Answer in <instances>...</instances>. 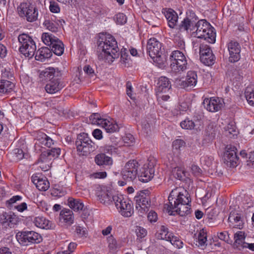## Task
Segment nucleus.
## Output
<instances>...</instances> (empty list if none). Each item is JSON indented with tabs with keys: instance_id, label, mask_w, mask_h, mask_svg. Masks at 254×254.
Wrapping results in <instances>:
<instances>
[{
	"instance_id": "obj_25",
	"label": "nucleus",
	"mask_w": 254,
	"mask_h": 254,
	"mask_svg": "<svg viewBox=\"0 0 254 254\" xmlns=\"http://www.w3.org/2000/svg\"><path fill=\"white\" fill-rule=\"evenodd\" d=\"M228 221L234 228L239 229H242L244 222L240 214L235 213V212H231L228 218Z\"/></svg>"
},
{
	"instance_id": "obj_38",
	"label": "nucleus",
	"mask_w": 254,
	"mask_h": 254,
	"mask_svg": "<svg viewBox=\"0 0 254 254\" xmlns=\"http://www.w3.org/2000/svg\"><path fill=\"white\" fill-rule=\"evenodd\" d=\"M41 38L43 43L50 47L59 39L55 35L49 32L43 33Z\"/></svg>"
},
{
	"instance_id": "obj_44",
	"label": "nucleus",
	"mask_w": 254,
	"mask_h": 254,
	"mask_svg": "<svg viewBox=\"0 0 254 254\" xmlns=\"http://www.w3.org/2000/svg\"><path fill=\"white\" fill-rule=\"evenodd\" d=\"M117 148L114 145L106 144L100 147V150L102 153L112 154L113 153L117 152Z\"/></svg>"
},
{
	"instance_id": "obj_37",
	"label": "nucleus",
	"mask_w": 254,
	"mask_h": 254,
	"mask_svg": "<svg viewBox=\"0 0 254 254\" xmlns=\"http://www.w3.org/2000/svg\"><path fill=\"white\" fill-rule=\"evenodd\" d=\"M52 53L53 52L57 56H61L64 52V45L60 39L53 44L50 47Z\"/></svg>"
},
{
	"instance_id": "obj_28",
	"label": "nucleus",
	"mask_w": 254,
	"mask_h": 254,
	"mask_svg": "<svg viewBox=\"0 0 254 254\" xmlns=\"http://www.w3.org/2000/svg\"><path fill=\"white\" fill-rule=\"evenodd\" d=\"M33 222L35 226L41 229H49L51 227V223L43 216L35 217Z\"/></svg>"
},
{
	"instance_id": "obj_1",
	"label": "nucleus",
	"mask_w": 254,
	"mask_h": 254,
	"mask_svg": "<svg viewBox=\"0 0 254 254\" xmlns=\"http://www.w3.org/2000/svg\"><path fill=\"white\" fill-rule=\"evenodd\" d=\"M180 190L176 188L172 190L168 197L169 204H164V209L171 215L177 213L184 216L190 213V196L187 190L180 191Z\"/></svg>"
},
{
	"instance_id": "obj_61",
	"label": "nucleus",
	"mask_w": 254,
	"mask_h": 254,
	"mask_svg": "<svg viewBox=\"0 0 254 254\" xmlns=\"http://www.w3.org/2000/svg\"><path fill=\"white\" fill-rule=\"evenodd\" d=\"M14 152L17 160H20L25 157V154L21 149L16 148L14 150Z\"/></svg>"
},
{
	"instance_id": "obj_11",
	"label": "nucleus",
	"mask_w": 254,
	"mask_h": 254,
	"mask_svg": "<svg viewBox=\"0 0 254 254\" xmlns=\"http://www.w3.org/2000/svg\"><path fill=\"white\" fill-rule=\"evenodd\" d=\"M18 222V218L13 213L3 212L0 214V226L3 232L13 228Z\"/></svg>"
},
{
	"instance_id": "obj_43",
	"label": "nucleus",
	"mask_w": 254,
	"mask_h": 254,
	"mask_svg": "<svg viewBox=\"0 0 254 254\" xmlns=\"http://www.w3.org/2000/svg\"><path fill=\"white\" fill-rule=\"evenodd\" d=\"M104 118H102L98 113H93L89 117V122L93 125L102 126L104 122Z\"/></svg>"
},
{
	"instance_id": "obj_26",
	"label": "nucleus",
	"mask_w": 254,
	"mask_h": 254,
	"mask_svg": "<svg viewBox=\"0 0 254 254\" xmlns=\"http://www.w3.org/2000/svg\"><path fill=\"white\" fill-rule=\"evenodd\" d=\"M35 60L44 62L46 59H49L52 56L51 50L48 47H42L36 53L35 52Z\"/></svg>"
},
{
	"instance_id": "obj_32",
	"label": "nucleus",
	"mask_w": 254,
	"mask_h": 254,
	"mask_svg": "<svg viewBox=\"0 0 254 254\" xmlns=\"http://www.w3.org/2000/svg\"><path fill=\"white\" fill-rule=\"evenodd\" d=\"M173 235L172 233L169 232L168 229L165 226H161L155 236L157 239L159 240H165L168 241Z\"/></svg>"
},
{
	"instance_id": "obj_8",
	"label": "nucleus",
	"mask_w": 254,
	"mask_h": 254,
	"mask_svg": "<svg viewBox=\"0 0 254 254\" xmlns=\"http://www.w3.org/2000/svg\"><path fill=\"white\" fill-rule=\"evenodd\" d=\"M113 200L116 207L122 216L129 217L133 214V208L130 200L125 199L122 195L113 196Z\"/></svg>"
},
{
	"instance_id": "obj_56",
	"label": "nucleus",
	"mask_w": 254,
	"mask_h": 254,
	"mask_svg": "<svg viewBox=\"0 0 254 254\" xmlns=\"http://www.w3.org/2000/svg\"><path fill=\"white\" fill-rule=\"evenodd\" d=\"M186 143L185 141L182 139H176L173 142V147L174 149L176 150H180L182 147H184L185 146Z\"/></svg>"
},
{
	"instance_id": "obj_46",
	"label": "nucleus",
	"mask_w": 254,
	"mask_h": 254,
	"mask_svg": "<svg viewBox=\"0 0 254 254\" xmlns=\"http://www.w3.org/2000/svg\"><path fill=\"white\" fill-rule=\"evenodd\" d=\"M205 134L209 138L210 140L213 139L215 137L216 134V130L213 124L208 125L205 129Z\"/></svg>"
},
{
	"instance_id": "obj_9",
	"label": "nucleus",
	"mask_w": 254,
	"mask_h": 254,
	"mask_svg": "<svg viewBox=\"0 0 254 254\" xmlns=\"http://www.w3.org/2000/svg\"><path fill=\"white\" fill-rule=\"evenodd\" d=\"M19 15L26 17L28 22H34L37 20L38 11L37 8L30 3H21L17 8Z\"/></svg>"
},
{
	"instance_id": "obj_22",
	"label": "nucleus",
	"mask_w": 254,
	"mask_h": 254,
	"mask_svg": "<svg viewBox=\"0 0 254 254\" xmlns=\"http://www.w3.org/2000/svg\"><path fill=\"white\" fill-rule=\"evenodd\" d=\"M150 167H144L138 175L139 180L143 183H146L150 181L154 176V169L152 167V164H149Z\"/></svg>"
},
{
	"instance_id": "obj_57",
	"label": "nucleus",
	"mask_w": 254,
	"mask_h": 254,
	"mask_svg": "<svg viewBox=\"0 0 254 254\" xmlns=\"http://www.w3.org/2000/svg\"><path fill=\"white\" fill-rule=\"evenodd\" d=\"M135 232L138 239H142L147 235L146 230L141 227H137Z\"/></svg>"
},
{
	"instance_id": "obj_49",
	"label": "nucleus",
	"mask_w": 254,
	"mask_h": 254,
	"mask_svg": "<svg viewBox=\"0 0 254 254\" xmlns=\"http://www.w3.org/2000/svg\"><path fill=\"white\" fill-rule=\"evenodd\" d=\"M107 240L110 249L115 250L120 247V245L118 243L117 240L113 235H111L108 237Z\"/></svg>"
},
{
	"instance_id": "obj_58",
	"label": "nucleus",
	"mask_w": 254,
	"mask_h": 254,
	"mask_svg": "<svg viewBox=\"0 0 254 254\" xmlns=\"http://www.w3.org/2000/svg\"><path fill=\"white\" fill-rule=\"evenodd\" d=\"M185 18H188V20L190 21L193 24L197 20V17L196 16L194 12L191 10H189L187 12V16Z\"/></svg>"
},
{
	"instance_id": "obj_51",
	"label": "nucleus",
	"mask_w": 254,
	"mask_h": 254,
	"mask_svg": "<svg viewBox=\"0 0 254 254\" xmlns=\"http://www.w3.org/2000/svg\"><path fill=\"white\" fill-rule=\"evenodd\" d=\"M168 242H170L172 245L174 246L178 249L183 248V242L180 240L179 238L174 236L173 234L170 237V239L168 240Z\"/></svg>"
},
{
	"instance_id": "obj_35",
	"label": "nucleus",
	"mask_w": 254,
	"mask_h": 254,
	"mask_svg": "<svg viewBox=\"0 0 254 254\" xmlns=\"http://www.w3.org/2000/svg\"><path fill=\"white\" fill-rule=\"evenodd\" d=\"M69 207L74 211L82 210L84 208V204L81 200L70 197L67 200Z\"/></svg>"
},
{
	"instance_id": "obj_23",
	"label": "nucleus",
	"mask_w": 254,
	"mask_h": 254,
	"mask_svg": "<svg viewBox=\"0 0 254 254\" xmlns=\"http://www.w3.org/2000/svg\"><path fill=\"white\" fill-rule=\"evenodd\" d=\"M168 25L171 28H174L177 25L178 20V15L177 12L173 9H166L164 11Z\"/></svg>"
},
{
	"instance_id": "obj_34",
	"label": "nucleus",
	"mask_w": 254,
	"mask_h": 254,
	"mask_svg": "<svg viewBox=\"0 0 254 254\" xmlns=\"http://www.w3.org/2000/svg\"><path fill=\"white\" fill-rule=\"evenodd\" d=\"M14 87V84L7 80H0V94H5L10 92Z\"/></svg>"
},
{
	"instance_id": "obj_12",
	"label": "nucleus",
	"mask_w": 254,
	"mask_h": 254,
	"mask_svg": "<svg viewBox=\"0 0 254 254\" xmlns=\"http://www.w3.org/2000/svg\"><path fill=\"white\" fill-rule=\"evenodd\" d=\"M227 47L229 51V61L234 63L238 62L241 58V45L236 40H230L227 44Z\"/></svg>"
},
{
	"instance_id": "obj_24",
	"label": "nucleus",
	"mask_w": 254,
	"mask_h": 254,
	"mask_svg": "<svg viewBox=\"0 0 254 254\" xmlns=\"http://www.w3.org/2000/svg\"><path fill=\"white\" fill-rule=\"evenodd\" d=\"M32 181L40 190L46 191L50 187V183L46 177L43 178L37 175L33 176Z\"/></svg>"
},
{
	"instance_id": "obj_50",
	"label": "nucleus",
	"mask_w": 254,
	"mask_h": 254,
	"mask_svg": "<svg viewBox=\"0 0 254 254\" xmlns=\"http://www.w3.org/2000/svg\"><path fill=\"white\" fill-rule=\"evenodd\" d=\"M194 24L188 20V18H184L179 25V30L180 31H188L189 29L193 26Z\"/></svg>"
},
{
	"instance_id": "obj_59",
	"label": "nucleus",
	"mask_w": 254,
	"mask_h": 254,
	"mask_svg": "<svg viewBox=\"0 0 254 254\" xmlns=\"http://www.w3.org/2000/svg\"><path fill=\"white\" fill-rule=\"evenodd\" d=\"M52 159L54 157H58L60 154L61 149L59 148H53L51 149H47Z\"/></svg>"
},
{
	"instance_id": "obj_63",
	"label": "nucleus",
	"mask_w": 254,
	"mask_h": 254,
	"mask_svg": "<svg viewBox=\"0 0 254 254\" xmlns=\"http://www.w3.org/2000/svg\"><path fill=\"white\" fill-rule=\"evenodd\" d=\"M191 170L192 173L195 176H199L201 174V170L195 165H191Z\"/></svg>"
},
{
	"instance_id": "obj_62",
	"label": "nucleus",
	"mask_w": 254,
	"mask_h": 254,
	"mask_svg": "<svg viewBox=\"0 0 254 254\" xmlns=\"http://www.w3.org/2000/svg\"><path fill=\"white\" fill-rule=\"evenodd\" d=\"M91 178L94 179H103L106 177L107 173L106 172H100L94 173L90 175Z\"/></svg>"
},
{
	"instance_id": "obj_31",
	"label": "nucleus",
	"mask_w": 254,
	"mask_h": 254,
	"mask_svg": "<svg viewBox=\"0 0 254 254\" xmlns=\"http://www.w3.org/2000/svg\"><path fill=\"white\" fill-rule=\"evenodd\" d=\"M235 242L234 246L240 250L241 248H244L245 244H246L244 241L245 239V233L242 231H239L234 235Z\"/></svg>"
},
{
	"instance_id": "obj_42",
	"label": "nucleus",
	"mask_w": 254,
	"mask_h": 254,
	"mask_svg": "<svg viewBox=\"0 0 254 254\" xmlns=\"http://www.w3.org/2000/svg\"><path fill=\"white\" fill-rule=\"evenodd\" d=\"M185 56L181 51L178 50L174 51L172 52L170 56V60L171 61V64H174L176 63V61H180L181 60H184Z\"/></svg>"
},
{
	"instance_id": "obj_17",
	"label": "nucleus",
	"mask_w": 254,
	"mask_h": 254,
	"mask_svg": "<svg viewBox=\"0 0 254 254\" xmlns=\"http://www.w3.org/2000/svg\"><path fill=\"white\" fill-rule=\"evenodd\" d=\"M74 222L73 212L69 209H64L61 211L59 223L61 226H71Z\"/></svg>"
},
{
	"instance_id": "obj_7",
	"label": "nucleus",
	"mask_w": 254,
	"mask_h": 254,
	"mask_svg": "<svg viewBox=\"0 0 254 254\" xmlns=\"http://www.w3.org/2000/svg\"><path fill=\"white\" fill-rule=\"evenodd\" d=\"M16 239L20 244L24 246L39 244L42 241L41 234L34 231H22L16 235Z\"/></svg>"
},
{
	"instance_id": "obj_16",
	"label": "nucleus",
	"mask_w": 254,
	"mask_h": 254,
	"mask_svg": "<svg viewBox=\"0 0 254 254\" xmlns=\"http://www.w3.org/2000/svg\"><path fill=\"white\" fill-rule=\"evenodd\" d=\"M180 86L184 89H190L194 87L197 82V75L195 71L190 70L187 72L185 80H179Z\"/></svg>"
},
{
	"instance_id": "obj_39",
	"label": "nucleus",
	"mask_w": 254,
	"mask_h": 254,
	"mask_svg": "<svg viewBox=\"0 0 254 254\" xmlns=\"http://www.w3.org/2000/svg\"><path fill=\"white\" fill-rule=\"evenodd\" d=\"M115 195H119L118 194L112 195L110 192L107 191L101 192V193L99 195V199L101 202L106 205H109L113 201V197Z\"/></svg>"
},
{
	"instance_id": "obj_14",
	"label": "nucleus",
	"mask_w": 254,
	"mask_h": 254,
	"mask_svg": "<svg viewBox=\"0 0 254 254\" xmlns=\"http://www.w3.org/2000/svg\"><path fill=\"white\" fill-rule=\"evenodd\" d=\"M236 148L231 145H228L225 147L223 156L224 163L230 167H234L237 165L238 157L236 154Z\"/></svg>"
},
{
	"instance_id": "obj_64",
	"label": "nucleus",
	"mask_w": 254,
	"mask_h": 254,
	"mask_svg": "<svg viewBox=\"0 0 254 254\" xmlns=\"http://www.w3.org/2000/svg\"><path fill=\"white\" fill-rule=\"evenodd\" d=\"M148 220L151 222H156L157 220V214L154 211H150L147 216Z\"/></svg>"
},
{
	"instance_id": "obj_4",
	"label": "nucleus",
	"mask_w": 254,
	"mask_h": 254,
	"mask_svg": "<svg viewBox=\"0 0 254 254\" xmlns=\"http://www.w3.org/2000/svg\"><path fill=\"white\" fill-rule=\"evenodd\" d=\"M196 36L198 38H204L210 43H214L216 40V33L214 28L205 19L199 20L195 24Z\"/></svg>"
},
{
	"instance_id": "obj_13",
	"label": "nucleus",
	"mask_w": 254,
	"mask_h": 254,
	"mask_svg": "<svg viewBox=\"0 0 254 254\" xmlns=\"http://www.w3.org/2000/svg\"><path fill=\"white\" fill-rule=\"evenodd\" d=\"M199 54L200 61L204 64L211 65L214 63L215 57L208 45L200 44Z\"/></svg>"
},
{
	"instance_id": "obj_53",
	"label": "nucleus",
	"mask_w": 254,
	"mask_h": 254,
	"mask_svg": "<svg viewBox=\"0 0 254 254\" xmlns=\"http://www.w3.org/2000/svg\"><path fill=\"white\" fill-rule=\"evenodd\" d=\"M48 150L43 151L42 153L40 155V158L38 159V162H47L50 160H52V158L50 157V155L49 154Z\"/></svg>"
},
{
	"instance_id": "obj_52",
	"label": "nucleus",
	"mask_w": 254,
	"mask_h": 254,
	"mask_svg": "<svg viewBox=\"0 0 254 254\" xmlns=\"http://www.w3.org/2000/svg\"><path fill=\"white\" fill-rule=\"evenodd\" d=\"M127 51V50L126 49L124 48L121 50L120 52L121 62L125 65L129 62V58Z\"/></svg>"
},
{
	"instance_id": "obj_48",
	"label": "nucleus",
	"mask_w": 254,
	"mask_h": 254,
	"mask_svg": "<svg viewBox=\"0 0 254 254\" xmlns=\"http://www.w3.org/2000/svg\"><path fill=\"white\" fill-rule=\"evenodd\" d=\"M43 25L46 29L53 32L58 31V26L57 24L50 20H45L43 23Z\"/></svg>"
},
{
	"instance_id": "obj_2",
	"label": "nucleus",
	"mask_w": 254,
	"mask_h": 254,
	"mask_svg": "<svg viewBox=\"0 0 254 254\" xmlns=\"http://www.w3.org/2000/svg\"><path fill=\"white\" fill-rule=\"evenodd\" d=\"M97 53L98 59L108 63L119 56V49L115 39L110 34H103L98 41Z\"/></svg>"
},
{
	"instance_id": "obj_60",
	"label": "nucleus",
	"mask_w": 254,
	"mask_h": 254,
	"mask_svg": "<svg viewBox=\"0 0 254 254\" xmlns=\"http://www.w3.org/2000/svg\"><path fill=\"white\" fill-rule=\"evenodd\" d=\"M123 140L125 143H127L128 145H130L131 143L134 142V138L132 134L127 133L123 137Z\"/></svg>"
},
{
	"instance_id": "obj_29",
	"label": "nucleus",
	"mask_w": 254,
	"mask_h": 254,
	"mask_svg": "<svg viewBox=\"0 0 254 254\" xmlns=\"http://www.w3.org/2000/svg\"><path fill=\"white\" fill-rule=\"evenodd\" d=\"M54 144L53 140L47 135L46 134L43 133L39 135L36 139L35 145H44L47 147H51Z\"/></svg>"
},
{
	"instance_id": "obj_36",
	"label": "nucleus",
	"mask_w": 254,
	"mask_h": 254,
	"mask_svg": "<svg viewBox=\"0 0 254 254\" xmlns=\"http://www.w3.org/2000/svg\"><path fill=\"white\" fill-rule=\"evenodd\" d=\"M55 74V69L53 67H50L42 71L40 74V77L41 78H44L45 80H49L50 81L53 79L58 78Z\"/></svg>"
},
{
	"instance_id": "obj_54",
	"label": "nucleus",
	"mask_w": 254,
	"mask_h": 254,
	"mask_svg": "<svg viewBox=\"0 0 254 254\" xmlns=\"http://www.w3.org/2000/svg\"><path fill=\"white\" fill-rule=\"evenodd\" d=\"M213 160V157L211 156H205L200 158L201 163L207 167L211 166Z\"/></svg>"
},
{
	"instance_id": "obj_5",
	"label": "nucleus",
	"mask_w": 254,
	"mask_h": 254,
	"mask_svg": "<svg viewBox=\"0 0 254 254\" xmlns=\"http://www.w3.org/2000/svg\"><path fill=\"white\" fill-rule=\"evenodd\" d=\"M20 43L19 52L25 57L32 58L35 54L36 46L32 38L25 33L20 34L18 37Z\"/></svg>"
},
{
	"instance_id": "obj_21",
	"label": "nucleus",
	"mask_w": 254,
	"mask_h": 254,
	"mask_svg": "<svg viewBox=\"0 0 254 254\" xmlns=\"http://www.w3.org/2000/svg\"><path fill=\"white\" fill-rule=\"evenodd\" d=\"M197 120L194 119V121L190 120L189 119H186L184 121H182L180 123L181 127L186 129H200V127L202 126V122L201 121V118H198L196 117ZM194 119H195L194 117Z\"/></svg>"
},
{
	"instance_id": "obj_41",
	"label": "nucleus",
	"mask_w": 254,
	"mask_h": 254,
	"mask_svg": "<svg viewBox=\"0 0 254 254\" xmlns=\"http://www.w3.org/2000/svg\"><path fill=\"white\" fill-rule=\"evenodd\" d=\"M236 129V127L234 124L230 123L224 127L225 134L229 137L234 136L237 135L238 132Z\"/></svg>"
},
{
	"instance_id": "obj_47",
	"label": "nucleus",
	"mask_w": 254,
	"mask_h": 254,
	"mask_svg": "<svg viewBox=\"0 0 254 254\" xmlns=\"http://www.w3.org/2000/svg\"><path fill=\"white\" fill-rule=\"evenodd\" d=\"M197 239L198 246H204L205 245L207 240V235L206 231H205L204 229H202L200 231Z\"/></svg>"
},
{
	"instance_id": "obj_18",
	"label": "nucleus",
	"mask_w": 254,
	"mask_h": 254,
	"mask_svg": "<svg viewBox=\"0 0 254 254\" xmlns=\"http://www.w3.org/2000/svg\"><path fill=\"white\" fill-rule=\"evenodd\" d=\"M94 161L98 166L106 169L110 168L113 163L112 157L102 153L95 156Z\"/></svg>"
},
{
	"instance_id": "obj_27",
	"label": "nucleus",
	"mask_w": 254,
	"mask_h": 254,
	"mask_svg": "<svg viewBox=\"0 0 254 254\" xmlns=\"http://www.w3.org/2000/svg\"><path fill=\"white\" fill-rule=\"evenodd\" d=\"M171 88V82L169 78L161 76L159 78L157 83V92H166Z\"/></svg>"
},
{
	"instance_id": "obj_30",
	"label": "nucleus",
	"mask_w": 254,
	"mask_h": 254,
	"mask_svg": "<svg viewBox=\"0 0 254 254\" xmlns=\"http://www.w3.org/2000/svg\"><path fill=\"white\" fill-rule=\"evenodd\" d=\"M101 126L109 133H113L118 131L119 129L118 124L112 119L109 121L105 119L104 122H103Z\"/></svg>"
},
{
	"instance_id": "obj_19",
	"label": "nucleus",
	"mask_w": 254,
	"mask_h": 254,
	"mask_svg": "<svg viewBox=\"0 0 254 254\" xmlns=\"http://www.w3.org/2000/svg\"><path fill=\"white\" fill-rule=\"evenodd\" d=\"M65 84L59 78H55L49 81L45 87L46 92L50 94H54L61 90Z\"/></svg>"
},
{
	"instance_id": "obj_45",
	"label": "nucleus",
	"mask_w": 254,
	"mask_h": 254,
	"mask_svg": "<svg viewBox=\"0 0 254 254\" xmlns=\"http://www.w3.org/2000/svg\"><path fill=\"white\" fill-rule=\"evenodd\" d=\"M75 231L78 236L80 238H87L88 235L87 229L80 225H76Z\"/></svg>"
},
{
	"instance_id": "obj_6",
	"label": "nucleus",
	"mask_w": 254,
	"mask_h": 254,
	"mask_svg": "<svg viewBox=\"0 0 254 254\" xmlns=\"http://www.w3.org/2000/svg\"><path fill=\"white\" fill-rule=\"evenodd\" d=\"M77 150L82 155H87L96 149L95 143L89 137L87 133H81L75 141Z\"/></svg>"
},
{
	"instance_id": "obj_55",
	"label": "nucleus",
	"mask_w": 254,
	"mask_h": 254,
	"mask_svg": "<svg viewBox=\"0 0 254 254\" xmlns=\"http://www.w3.org/2000/svg\"><path fill=\"white\" fill-rule=\"evenodd\" d=\"M127 20V17L123 13H119L116 15V21L118 24L123 25L126 23Z\"/></svg>"
},
{
	"instance_id": "obj_15",
	"label": "nucleus",
	"mask_w": 254,
	"mask_h": 254,
	"mask_svg": "<svg viewBox=\"0 0 254 254\" xmlns=\"http://www.w3.org/2000/svg\"><path fill=\"white\" fill-rule=\"evenodd\" d=\"M203 103L205 108L211 112H217L223 106V101L218 97L206 98L204 100Z\"/></svg>"
},
{
	"instance_id": "obj_3",
	"label": "nucleus",
	"mask_w": 254,
	"mask_h": 254,
	"mask_svg": "<svg viewBox=\"0 0 254 254\" xmlns=\"http://www.w3.org/2000/svg\"><path fill=\"white\" fill-rule=\"evenodd\" d=\"M147 51L153 62L161 66L165 61V56L162 55V44L155 38H151L148 41Z\"/></svg>"
},
{
	"instance_id": "obj_10",
	"label": "nucleus",
	"mask_w": 254,
	"mask_h": 254,
	"mask_svg": "<svg viewBox=\"0 0 254 254\" xmlns=\"http://www.w3.org/2000/svg\"><path fill=\"white\" fill-rule=\"evenodd\" d=\"M138 163L135 160L128 161L123 169L121 174L124 180L131 182L134 180L137 174Z\"/></svg>"
},
{
	"instance_id": "obj_20",
	"label": "nucleus",
	"mask_w": 254,
	"mask_h": 254,
	"mask_svg": "<svg viewBox=\"0 0 254 254\" xmlns=\"http://www.w3.org/2000/svg\"><path fill=\"white\" fill-rule=\"evenodd\" d=\"M134 200L136 203V208L138 209L141 206H150V197L148 194V190H144L139 192L135 197Z\"/></svg>"
},
{
	"instance_id": "obj_33",
	"label": "nucleus",
	"mask_w": 254,
	"mask_h": 254,
	"mask_svg": "<svg viewBox=\"0 0 254 254\" xmlns=\"http://www.w3.org/2000/svg\"><path fill=\"white\" fill-rule=\"evenodd\" d=\"M176 62V63L174 64H170V67L173 71L179 72L184 71L187 69L188 63L186 57H184V60L183 59Z\"/></svg>"
},
{
	"instance_id": "obj_40",
	"label": "nucleus",
	"mask_w": 254,
	"mask_h": 254,
	"mask_svg": "<svg viewBox=\"0 0 254 254\" xmlns=\"http://www.w3.org/2000/svg\"><path fill=\"white\" fill-rule=\"evenodd\" d=\"M245 94L249 104L254 106V89L253 87V85L246 88Z\"/></svg>"
}]
</instances>
